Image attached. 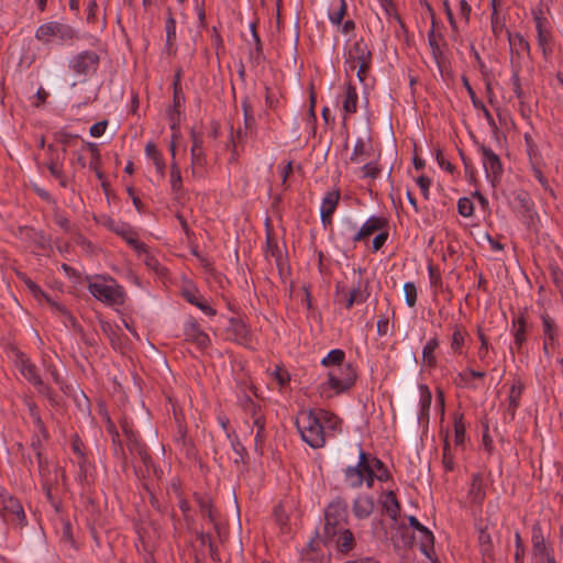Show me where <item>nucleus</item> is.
I'll use <instances>...</instances> for the list:
<instances>
[{
  "label": "nucleus",
  "instance_id": "obj_59",
  "mask_svg": "<svg viewBox=\"0 0 563 563\" xmlns=\"http://www.w3.org/2000/svg\"><path fill=\"white\" fill-rule=\"evenodd\" d=\"M478 336H479V340H481V346L478 349V357L482 362H486L487 361V356H488V349H489V344H488V341L487 339L485 338V335L483 333H478Z\"/></svg>",
  "mask_w": 563,
  "mask_h": 563
},
{
  "label": "nucleus",
  "instance_id": "obj_16",
  "mask_svg": "<svg viewBox=\"0 0 563 563\" xmlns=\"http://www.w3.org/2000/svg\"><path fill=\"white\" fill-rule=\"evenodd\" d=\"M538 45L544 56L552 52V34L549 22L539 14L534 15Z\"/></svg>",
  "mask_w": 563,
  "mask_h": 563
},
{
  "label": "nucleus",
  "instance_id": "obj_62",
  "mask_svg": "<svg viewBox=\"0 0 563 563\" xmlns=\"http://www.w3.org/2000/svg\"><path fill=\"white\" fill-rule=\"evenodd\" d=\"M170 187L173 192L178 194L183 188L181 173H170Z\"/></svg>",
  "mask_w": 563,
  "mask_h": 563
},
{
  "label": "nucleus",
  "instance_id": "obj_31",
  "mask_svg": "<svg viewBox=\"0 0 563 563\" xmlns=\"http://www.w3.org/2000/svg\"><path fill=\"white\" fill-rule=\"evenodd\" d=\"M137 256L142 258L146 267L157 275H164L165 268L161 265L157 257L148 250L146 244L144 243V251H135Z\"/></svg>",
  "mask_w": 563,
  "mask_h": 563
},
{
  "label": "nucleus",
  "instance_id": "obj_48",
  "mask_svg": "<svg viewBox=\"0 0 563 563\" xmlns=\"http://www.w3.org/2000/svg\"><path fill=\"white\" fill-rule=\"evenodd\" d=\"M442 463L445 471L451 472L454 470V455L448 439L444 441Z\"/></svg>",
  "mask_w": 563,
  "mask_h": 563
},
{
  "label": "nucleus",
  "instance_id": "obj_55",
  "mask_svg": "<svg viewBox=\"0 0 563 563\" xmlns=\"http://www.w3.org/2000/svg\"><path fill=\"white\" fill-rule=\"evenodd\" d=\"M416 183L421 191V194L423 195V197L426 199H429V195H430V186H431V179L427 176H419L417 179H416Z\"/></svg>",
  "mask_w": 563,
  "mask_h": 563
},
{
  "label": "nucleus",
  "instance_id": "obj_13",
  "mask_svg": "<svg viewBox=\"0 0 563 563\" xmlns=\"http://www.w3.org/2000/svg\"><path fill=\"white\" fill-rule=\"evenodd\" d=\"M479 153L487 178H489L492 183L498 180L503 174V165L499 156L490 147L485 145L479 147Z\"/></svg>",
  "mask_w": 563,
  "mask_h": 563
},
{
  "label": "nucleus",
  "instance_id": "obj_64",
  "mask_svg": "<svg viewBox=\"0 0 563 563\" xmlns=\"http://www.w3.org/2000/svg\"><path fill=\"white\" fill-rule=\"evenodd\" d=\"M459 7L461 18L467 23L472 11L470 3L466 0H460Z\"/></svg>",
  "mask_w": 563,
  "mask_h": 563
},
{
  "label": "nucleus",
  "instance_id": "obj_56",
  "mask_svg": "<svg viewBox=\"0 0 563 563\" xmlns=\"http://www.w3.org/2000/svg\"><path fill=\"white\" fill-rule=\"evenodd\" d=\"M515 543H516L515 561H516V563H522L525 548H523V544L521 541V536L518 531L515 533Z\"/></svg>",
  "mask_w": 563,
  "mask_h": 563
},
{
  "label": "nucleus",
  "instance_id": "obj_43",
  "mask_svg": "<svg viewBox=\"0 0 563 563\" xmlns=\"http://www.w3.org/2000/svg\"><path fill=\"white\" fill-rule=\"evenodd\" d=\"M405 301L409 308H413L417 303L418 291L415 283L407 282L404 284Z\"/></svg>",
  "mask_w": 563,
  "mask_h": 563
},
{
  "label": "nucleus",
  "instance_id": "obj_46",
  "mask_svg": "<svg viewBox=\"0 0 563 563\" xmlns=\"http://www.w3.org/2000/svg\"><path fill=\"white\" fill-rule=\"evenodd\" d=\"M349 296L356 301V305H361L367 300L369 292L366 287L358 283L351 289Z\"/></svg>",
  "mask_w": 563,
  "mask_h": 563
},
{
  "label": "nucleus",
  "instance_id": "obj_18",
  "mask_svg": "<svg viewBox=\"0 0 563 563\" xmlns=\"http://www.w3.org/2000/svg\"><path fill=\"white\" fill-rule=\"evenodd\" d=\"M341 102L343 120L345 121L349 115H352L357 111L358 95L356 88L351 82L344 84Z\"/></svg>",
  "mask_w": 563,
  "mask_h": 563
},
{
  "label": "nucleus",
  "instance_id": "obj_2",
  "mask_svg": "<svg viewBox=\"0 0 563 563\" xmlns=\"http://www.w3.org/2000/svg\"><path fill=\"white\" fill-rule=\"evenodd\" d=\"M91 296L107 306H122L126 299L123 287L112 277L96 275L88 279Z\"/></svg>",
  "mask_w": 563,
  "mask_h": 563
},
{
  "label": "nucleus",
  "instance_id": "obj_26",
  "mask_svg": "<svg viewBox=\"0 0 563 563\" xmlns=\"http://www.w3.org/2000/svg\"><path fill=\"white\" fill-rule=\"evenodd\" d=\"M384 511L387 516L396 521L400 511V505L396 498V495L393 490L384 492L379 499Z\"/></svg>",
  "mask_w": 563,
  "mask_h": 563
},
{
  "label": "nucleus",
  "instance_id": "obj_41",
  "mask_svg": "<svg viewBox=\"0 0 563 563\" xmlns=\"http://www.w3.org/2000/svg\"><path fill=\"white\" fill-rule=\"evenodd\" d=\"M432 395L427 386H420V417H428L431 406Z\"/></svg>",
  "mask_w": 563,
  "mask_h": 563
},
{
  "label": "nucleus",
  "instance_id": "obj_44",
  "mask_svg": "<svg viewBox=\"0 0 563 563\" xmlns=\"http://www.w3.org/2000/svg\"><path fill=\"white\" fill-rule=\"evenodd\" d=\"M166 31V46L172 47L176 40V20L174 16L168 15L165 21Z\"/></svg>",
  "mask_w": 563,
  "mask_h": 563
},
{
  "label": "nucleus",
  "instance_id": "obj_27",
  "mask_svg": "<svg viewBox=\"0 0 563 563\" xmlns=\"http://www.w3.org/2000/svg\"><path fill=\"white\" fill-rule=\"evenodd\" d=\"M371 151H372L371 140L357 137L355 141L353 151L351 153L350 159L353 163L360 164L363 161H365L366 158L371 157V155H372Z\"/></svg>",
  "mask_w": 563,
  "mask_h": 563
},
{
  "label": "nucleus",
  "instance_id": "obj_63",
  "mask_svg": "<svg viewBox=\"0 0 563 563\" xmlns=\"http://www.w3.org/2000/svg\"><path fill=\"white\" fill-rule=\"evenodd\" d=\"M388 331H389V320L386 316H382L377 320V334L379 336H385V335H387Z\"/></svg>",
  "mask_w": 563,
  "mask_h": 563
},
{
  "label": "nucleus",
  "instance_id": "obj_49",
  "mask_svg": "<svg viewBox=\"0 0 563 563\" xmlns=\"http://www.w3.org/2000/svg\"><path fill=\"white\" fill-rule=\"evenodd\" d=\"M191 164H192V174L196 175L200 173V169L203 168L206 159L202 151H197L196 148H191Z\"/></svg>",
  "mask_w": 563,
  "mask_h": 563
},
{
  "label": "nucleus",
  "instance_id": "obj_36",
  "mask_svg": "<svg viewBox=\"0 0 563 563\" xmlns=\"http://www.w3.org/2000/svg\"><path fill=\"white\" fill-rule=\"evenodd\" d=\"M227 439L230 441L231 448L235 454L234 463H245L247 452L244 445L240 442L235 432H227Z\"/></svg>",
  "mask_w": 563,
  "mask_h": 563
},
{
  "label": "nucleus",
  "instance_id": "obj_1",
  "mask_svg": "<svg viewBox=\"0 0 563 563\" xmlns=\"http://www.w3.org/2000/svg\"><path fill=\"white\" fill-rule=\"evenodd\" d=\"M389 472L385 464L376 456L364 452L358 453L357 463L344 470V482L351 488H360L365 485L367 488L374 486L375 481L386 482Z\"/></svg>",
  "mask_w": 563,
  "mask_h": 563
},
{
  "label": "nucleus",
  "instance_id": "obj_30",
  "mask_svg": "<svg viewBox=\"0 0 563 563\" xmlns=\"http://www.w3.org/2000/svg\"><path fill=\"white\" fill-rule=\"evenodd\" d=\"M486 493L484 489L483 478L479 474H474L472 477L468 497L474 504L481 505L485 499Z\"/></svg>",
  "mask_w": 563,
  "mask_h": 563
},
{
  "label": "nucleus",
  "instance_id": "obj_20",
  "mask_svg": "<svg viewBox=\"0 0 563 563\" xmlns=\"http://www.w3.org/2000/svg\"><path fill=\"white\" fill-rule=\"evenodd\" d=\"M247 410L251 411V417L253 419V426L256 428L255 434V450H262L263 444L266 439L265 432V419L260 411V408L254 402H250Z\"/></svg>",
  "mask_w": 563,
  "mask_h": 563
},
{
  "label": "nucleus",
  "instance_id": "obj_6",
  "mask_svg": "<svg viewBox=\"0 0 563 563\" xmlns=\"http://www.w3.org/2000/svg\"><path fill=\"white\" fill-rule=\"evenodd\" d=\"M347 522V504L342 498L332 500L324 510V541H332L340 528H344Z\"/></svg>",
  "mask_w": 563,
  "mask_h": 563
},
{
  "label": "nucleus",
  "instance_id": "obj_52",
  "mask_svg": "<svg viewBox=\"0 0 563 563\" xmlns=\"http://www.w3.org/2000/svg\"><path fill=\"white\" fill-rule=\"evenodd\" d=\"M464 342H465L464 333L460 329H456L452 334V341H451L452 351L456 354H461Z\"/></svg>",
  "mask_w": 563,
  "mask_h": 563
},
{
  "label": "nucleus",
  "instance_id": "obj_25",
  "mask_svg": "<svg viewBox=\"0 0 563 563\" xmlns=\"http://www.w3.org/2000/svg\"><path fill=\"white\" fill-rule=\"evenodd\" d=\"M386 227V220L383 217L372 216L369 217L361 228H358L357 236L360 241L365 240L376 231H380Z\"/></svg>",
  "mask_w": 563,
  "mask_h": 563
},
{
  "label": "nucleus",
  "instance_id": "obj_12",
  "mask_svg": "<svg viewBox=\"0 0 563 563\" xmlns=\"http://www.w3.org/2000/svg\"><path fill=\"white\" fill-rule=\"evenodd\" d=\"M99 65V56L92 51H82L69 60V68L79 76H89L96 73Z\"/></svg>",
  "mask_w": 563,
  "mask_h": 563
},
{
  "label": "nucleus",
  "instance_id": "obj_33",
  "mask_svg": "<svg viewBox=\"0 0 563 563\" xmlns=\"http://www.w3.org/2000/svg\"><path fill=\"white\" fill-rule=\"evenodd\" d=\"M145 155L147 158H150L153 162V164L155 165V168H156L157 173L161 175V177H164L165 162L154 143L148 142L145 145Z\"/></svg>",
  "mask_w": 563,
  "mask_h": 563
},
{
  "label": "nucleus",
  "instance_id": "obj_19",
  "mask_svg": "<svg viewBox=\"0 0 563 563\" xmlns=\"http://www.w3.org/2000/svg\"><path fill=\"white\" fill-rule=\"evenodd\" d=\"M374 498L366 494H358L352 504V511L356 519H367L374 511Z\"/></svg>",
  "mask_w": 563,
  "mask_h": 563
},
{
  "label": "nucleus",
  "instance_id": "obj_3",
  "mask_svg": "<svg viewBox=\"0 0 563 563\" xmlns=\"http://www.w3.org/2000/svg\"><path fill=\"white\" fill-rule=\"evenodd\" d=\"M356 369L352 363L333 367L328 372L327 382L319 386L321 396L331 397L351 388L356 380Z\"/></svg>",
  "mask_w": 563,
  "mask_h": 563
},
{
  "label": "nucleus",
  "instance_id": "obj_34",
  "mask_svg": "<svg viewBox=\"0 0 563 563\" xmlns=\"http://www.w3.org/2000/svg\"><path fill=\"white\" fill-rule=\"evenodd\" d=\"M344 360L345 352L341 349H333L321 360V365L331 369L345 365Z\"/></svg>",
  "mask_w": 563,
  "mask_h": 563
},
{
  "label": "nucleus",
  "instance_id": "obj_32",
  "mask_svg": "<svg viewBox=\"0 0 563 563\" xmlns=\"http://www.w3.org/2000/svg\"><path fill=\"white\" fill-rule=\"evenodd\" d=\"M522 390L523 385L520 382H515L510 387L508 395L507 412L510 415L511 418L515 417V413L520 405Z\"/></svg>",
  "mask_w": 563,
  "mask_h": 563
},
{
  "label": "nucleus",
  "instance_id": "obj_24",
  "mask_svg": "<svg viewBox=\"0 0 563 563\" xmlns=\"http://www.w3.org/2000/svg\"><path fill=\"white\" fill-rule=\"evenodd\" d=\"M64 153L65 150H63L62 155L56 154L55 156L49 157L46 166L49 170V174L58 180L62 187L65 188L68 185V180L63 169Z\"/></svg>",
  "mask_w": 563,
  "mask_h": 563
},
{
  "label": "nucleus",
  "instance_id": "obj_38",
  "mask_svg": "<svg viewBox=\"0 0 563 563\" xmlns=\"http://www.w3.org/2000/svg\"><path fill=\"white\" fill-rule=\"evenodd\" d=\"M439 346V340L437 338L430 339L422 349V361L426 365L433 367L437 364L434 355L435 350Z\"/></svg>",
  "mask_w": 563,
  "mask_h": 563
},
{
  "label": "nucleus",
  "instance_id": "obj_5",
  "mask_svg": "<svg viewBox=\"0 0 563 563\" xmlns=\"http://www.w3.org/2000/svg\"><path fill=\"white\" fill-rule=\"evenodd\" d=\"M77 37L74 27L62 21H48L41 24L35 31V38L43 44L64 45Z\"/></svg>",
  "mask_w": 563,
  "mask_h": 563
},
{
  "label": "nucleus",
  "instance_id": "obj_7",
  "mask_svg": "<svg viewBox=\"0 0 563 563\" xmlns=\"http://www.w3.org/2000/svg\"><path fill=\"white\" fill-rule=\"evenodd\" d=\"M531 560L532 563H556L553 549L547 541L540 523H534L531 529Z\"/></svg>",
  "mask_w": 563,
  "mask_h": 563
},
{
  "label": "nucleus",
  "instance_id": "obj_11",
  "mask_svg": "<svg viewBox=\"0 0 563 563\" xmlns=\"http://www.w3.org/2000/svg\"><path fill=\"white\" fill-rule=\"evenodd\" d=\"M103 225L117 235L121 236L134 251H144V243L137 239L136 232L129 223L107 218L103 221Z\"/></svg>",
  "mask_w": 563,
  "mask_h": 563
},
{
  "label": "nucleus",
  "instance_id": "obj_10",
  "mask_svg": "<svg viewBox=\"0 0 563 563\" xmlns=\"http://www.w3.org/2000/svg\"><path fill=\"white\" fill-rule=\"evenodd\" d=\"M15 366L20 374L32 384L38 393L43 395L49 394V388L42 380L37 367L31 362V360L23 353H19L15 360Z\"/></svg>",
  "mask_w": 563,
  "mask_h": 563
},
{
  "label": "nucleus",
  "instance_id": "obj_23",
  "mask_svg": "<svg viewBox=\"0 0 563 563\" xmlns=\"http://www.w3.org/2000/svg\"><path fill=\"white\" fill-rule=\"evenodd\" d=\"M317 418L320 424L323 426V431L327 432H338L341 430L342 421L341 419L331 411L325 409H317L314 410Z\"/></svg>",
  "mask_w": 563,
  "mask_h": 563
},
{
  "label": "nucleus",
  "instance_id": "obj_17",
  "mask_svg": "<svg viewBox=\"0 0 563 563\" xmlns=\"http://www.w3.org/2000/svg\"><path fill=\"white\" fill-rule=\"evenodd\" d=\"M184 335L187 341L196 344L199 349H205L210 344L209 335L200 328L194 319H188L184 324Z\"/></svg>",
  "mask_w": 563,
  "mask_h": 563
},
{
  "label": "nucleus",
  "instance_id": "obj_14",
  "mask_svg": "<svg viewBox=\"0 0 563 563\" xmlns=\"http://www.w3.org/2000/svg\"><path fill=\"white\" fill-rule=\"evenodd\" d=\"M340 196L339 188H333L324 194L320 205V220L323 228L332 224V217L339 206Z\"/></svg>",
  "mask_w": 563,
  "mask_h": 563
},
{
  "label": "nucleus",
  "instance_id": "obj_28",
  "mask_svg": "<svg viewBox=\"0 0 563 563\" xmlns=\"http://www.w3.org/2000/svg\"><path fill=\"white\" fill-rule=\"evenodd\" d=\"M325 543H334L341 552H349L354 547V537L350 529L340 528L336 537L332 541Z\"/></svg>",
  "mask_w": 563,
  "mask_h": 563
},
{
  "label": "nucleus",
  "instance_id": "obj_45",
  "mask_svg": "<svg viewBox=\"0 0 563 563\" xmlns=\"http://www.w3.org/2000/svg\"><path fill=\"white\" fill-rule=\"evenodd\" d=\"M457 211L464 218H470L474 213L473 200L468 197H462L457 201Z\"/></svg>",
  "mask_w": 563,
  "mask_h": 563
},
{
  "label": "nucleus",
  "instance_id": "obj_57",
  "mask_svg": "<svg viewBox=\"0 0 563 563\" xmlns=\"http://www.w3.org/2000/svg\"><path fill=\"white\" fill-rule=\"evenodd\" d=\"M108 121H99L90 126L89 133L92 137H100L104 134Z\"/></svg>",
  "mask_w": 563,
  "mask_h": 563
},
{
  "label": "nucleus",
  "instance_id": "obj_40",
  "mask_svg": "<svg viewBox=\"0 0 563 563\" xmlns=\"http://www.w3.org/2000/svg\"><path fill=\"white\" fill-rule=\"evenodd\" d=\"M186 299L195 305L200 311H202L206 316L212 317L216 314V310L208 303L207 300L197 296L195 294L187 292Z\"/></svg>",
  "mask_w": 563,
  "mask_h": 563
},
{
  "label": "nucleus",
  "instance_id": "obj_22",
  "mask_svg": "<svg viewBox=\"0 0 563 563\" xmlns=\"http://www.w3.org/2000/svg\"><path fill=\"white\" fill-rule=\"evenodd\" d=\"M21 280L24 283L26 288L30 290V292L33 295V297L38 301H46L48 305H51L54 309L62 313H66L65 307L58 305L57 302L53 301L42 289L41 287L34 283L31 278H29L25 274L20 275Z\"/></svg>",
  "mask_w": 563,
  "mask_h": 563
},
{
  "label": "nucleus",
  "instance_id": "obj_42",
  "mask_svg": "<svg viewBox=\"0 0 563 563\" xmlns=\"http://www.w3.org/2000/svg\"><path fill=\"white\" fill-rule=\"evenodd\" d=\"M515 334L514 341L515 344L519 347L526 341V320L523 317L518 318L514 321Z\"/></svg>",
  "mask_w": 563,
  "mask_h": 563
},
{
  "label": "nucleus",
  "instance_id": "obj_9",
  "mask_svg": "<svg viewBox=\"0 0 563 563\" xmlns=\"http://www.w3.org/2000/svg\"><path fill=\"white\" fill-rule=\"evenodd\" d=\"M0 516L7 522L20 526H22L26 519L21 503L7 492L0 493Z\"/></svg>",
  "mask_w": 563,
  "mask_h": 563
},
{
  "label": "nucleus",
  "instance_id": "obj_50",
  "mask_svg": "<svg viewBox=\"0 0 563 563\" xmlns=\"http://www.w3.org/2000/svg\"><path fill=\"white\" fill-rule=\"evenodd\" d=\"M478 540L483 555L485 556V559L492 560V539L489 533L481 531Z\"/></svg>",
  "mask_w": 563,
  "mask_h": 563
},
{
  "label": "nucleus",
  "instance_id": "obj_39",
  "mask_svg": "<svg viewBox=\"0 0 563 563\" xmlns=\"http://www.w3.org/2000/svg\"><path fill=\"white\" fill-rule=\"evenodd\" d=\"M541 320L544 340L558 343L559 331L555 322L545 313L541 316Z\"/></svg>",
  "mask_w": 563,
  "mask_h": 563
},
{
  "label": "nucleus",
  "instance_id": "obj_15",
  "mask_svg": "<svg viewBox=\"0 0 563 563\" xmlns=\"http://www.w3.org/2000/svg\"><path fill=\"white\" fill-rule=\"evenodd\" d=\"M358 227L352 219H344L341 222L340 229L335 235V240L342 247L353 250L360 238L357 236Z\"/></svg>",
  "mask_w": 563,
  "mask_h": 563
},
{
  "label": "nucleus",
  "instance_id": "obj_8",
  "mask_svg": "<svg viewBox=\"0 0 563 563\" xmlns=\"http://www.w3.org/2000/svg\"><path fill=\"white\" fill-rule=\"evenodd\" d=\"M373 54L364 38H358L352 43L345 52V70L354 71L357 64L364 66L372 64Z\"/></svg>",
  "mask_w": 563,
  "mask_h": 563
},
{
  "label": "nucleus",
  "instance_id": "obj_35",
  "mask_svg": "<svg viewBox=\"0 0 563 563\" xmlns=\"http://www.w3.org/2000/svg\"><path fill=\"white\" fill-rule=\"evenodd\" d=\"M508 42L511 52H516L518 55L530 53V44L520 33L511 34L508 32Z\"/></svg>",
  "mask_w": 563,
  "mask_h": 563
},
{
  "label": "nucleus",
  "instance_id": "obj_51",
  "mask_svg": "<svg viewBox=\"0 0 563 563\" xmlns=\"http://www.w3.org/2000/svg\"><path fill=\"white\" fill-rule=\"evenodd\" d=\"M379 173H380V169L376 162L366 163L361 168V177L362 178L375 179V178H377Z\"/></svg>",
  "mask_w": 563,
  "mask_h": 563
},
{
  "label": "nucleus",
  "instance_id": "obj_61",
  "mask_svg": "<svg viewBox=\"0 0 563 563\" xmlns=\"http://www.w3.org/2000/svg\"><path fill=\"white\" fill-rule=\"evenodd\" d=\"M371 67H372V64H368L366 66H364L363 64L356 65L354 71H356V77L360 80V82L366 84V79H367L368 73L371 70Z\"/></svg>",
  "mask_w": 563,
  "mask_h": 563
},
{
  "label": "nucleus",
  "instance_id": "obj_47",
  "mask_svg": "<svg viewBox=\"0 0 563 563\" xmlns=\"http://www.w3.org/2000/svg\"><path fill=\"white\" fill-rule=\"evenodd\" d=\"M485 376V372L483 371H475L472 368L466 369L463 373H460L457 375L460 379V384L464 385L466 387H472L471 385V378H483Z\"/></svg>",
  "mask_w": 563,
  "mask_h": 563
},
{
  "label": "nucleus",
  "instance_id": "obj_21",
  "mask_svg": "<svg viewBox=\"0 0 563 563\" xmlns=\"http://www.w3.org/2000/svg\"><path fill=\"white\" fill-rule=\"evenodd\" d=\"M409 523L416 531L420 533V549L422 553L429 559H431V552L433 551L432 532L423 525H421L419 520L413 516L409 517Z\"/></svg>",
  "mask_w": 563,
  "mask_h": 563
},
{
  "label": "nucleus",
  "instance_id": "obj_54",
  "mask_svg": "<svg viewBox=\"0 0 563 563\" xmlns=\"http://www.w3.org/2000/svg\"><path fill=\"white\" fill-rule=\"evenodd\" d=\"M185 102V98L181 95V92L177 88V82H175V89H174V109L170 113L176 114L177 117H180L183 104Z\"/></svg>",
  "mask_w": 563,
  "mask_h": 563
},
{
  "label": "nucleus",
  "instance_id": "obj_4",
  "mask_svg": "<svg viewBox=\"0 0 563 563\" xmlns=\"http://www.w3.org/2000/svg\"><path fill=\"white\" fill-rule=\"evenodd\" d=\"M297 429L303 442L312 449L323 448L325 444V431L320 424L313 409L303 410L296 420Z\"/></svg>",
  "mask_w": 563,
  "mask_h": 563
},
{
  "label": "nucleus",
  "instance_id": "obj_53",
  "mask_svg": "<svg viewBox=\"0 0 563 563\" xmlns=\"http://www.w3.org/2000/svg\"><path fill=\"white\" fill-rule=\"evenodd\" d=\"M200 512L203 517H208L211 522L216 520L212 505L209 499L199 497L198 498Z\"/></svg>",
  "mask_w": 563,
  "mask_h": 563
},
{
  "label": "nucleus",
  "instance_id": "obj_37",
  "mask_svg": "<svg viewBox=\"0 0 563 563\" xmlns=\"http://www.w3.org/2000/svg\"><path fill=\"white\" fill-rule=\"evenodd\" d=\"M466 442V426L462 415L454 417V443L456 446L464 448Z\"/></svg>",
  "mask_w": 563,
  "mask_h": 563
},
{
  "label": "nucleus",
  "instance_id": "obj_60",
  "mask_svg": "<svg viewBox=\"0 0 563 563\" xmlns=\"http://www.w3.org/2000/svg\"><path fill=\"white\" fill-rule=\"evenodd\" d=\"M464 81V86L467 90V93L471 98V101H472V104L473 107L476 109V108H484V102L482 100H479L475 93V91L473 90L472 86L470 85L468 80L466 78L463 79Z\"/></svg>",
  "mask_w": 563,
  "mask_h": 563
},
{
  "label": "nucleus",
  "instance_id": "obj_58",
  "mask_svg": "<svg viewBox=\"0 0 563 563\" xmlns=\"http://www.w3.org/2000/svg\"><path fill=\"white\" fill-rule=\"evenodd\" d=\"M387 239H388V232L387 231L379 232L374 238V240L372 242V250H373V252H378L384 246V244L386 243Z\"/></svg>",
  "mask_w": 563,
  "mask_h": 563
},
{
  "label": "nucleus",
  "instance_id": "obj_29",
  "mask_svg": "<svg viewBox=\"0 0 563 563\" xmlns=\"http://www.w3.org/2000/svg\"><path fill=\"white\" fill-rule=\"evenodd\" d=\"M347 4L345 0H332L328 11V18L333 25H341L346 13Z\"/></svg>",
  "mask_w": 563,
  "mask_h": 563
}]
</instances>
